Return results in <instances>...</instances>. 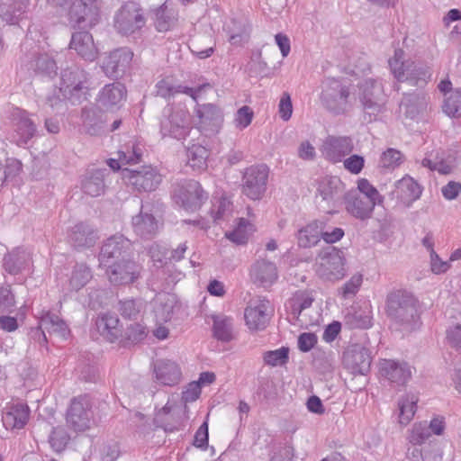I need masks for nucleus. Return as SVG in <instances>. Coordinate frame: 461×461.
Instances as JSON below:
<instances>
[{
	"label": "nucleus",
	"instance_id": "obj_1",
	"mask_svg": "<svg viewBox=\"0 0 461 461\" xmlns=\"http://www.w3.org/2000/svg\"><path fill=\"white\" fill-rule=\"evenodd\" d=\"M320 100L334 114H344L360 103L367 114L376 116L384 108L385 97L382 82L371 77L357 85L327 78L322 82Z\"/></svg>",
	"mask_w": 461,
	"mask_h": 461
},
{
	"label": "nucleus",
	"instance_id": "obj_41",
	"mask_svg": "<svg viewBox=\"0 0 461 461\" xmlns=\"http://www.w3.org/2000/svg\"><path fill=\"white\" fill-rule=\"evenodd\" d=\"M41 328L49 333H53L62 339H67L69 334L68 325L57 315L50 312H43L38 316Z\"/></svg>",
	"mask_w": 461,
	"mask_h": 461
},
{
	"label": "nucleus",
	"instance_id": "obj_62",
	"mask_svg": "<svg viewBox=\"0 0 461 461\" xmlns=\"http://www.w3.org/2000/svg\"><path fill=\"white\" fill-rule=\"evenodd\" d=\"M278 114L284 122L291 119L293 114V104L291 95L287 92H284L280 96L278 103Z\"/></svg>",
	"mask_w": 461,
	"mask_h": 461
},
{
	"label": "nucleus",
	"instance_id": "obj_43",
	"mask_svg": "<svg viewBox=\"0 0 461 461\" xmlns=\"http://www.w3.org/2000/svg\"><path fill=\"white\" fill-rule=\"evenodd\" d=\"M157 93L158 95L167 98L173 96L175 94L183 93L196 100L199 89H194L184 86H173L169 79H162L158 82Z\"/></svg>",
	"mask_w": 461,
	"mask_h": 461
},
{
	"label": "nucleus",
	"instance_id": "obj_46",
	"mask_svg": "<svg viewBox=\"0 0 461 461\" xmlns=\"http://www.w3.org/2000/svg\"><path fill=\"white\" fill-rule=\"evenodd\" d=\"M430 438L426 421H418L407 431V440L413 446H421Z\"/></svg>",
	"mask_w": 461,
	"mask_h": 461
},
{
	"label": "nucleus",
	"instance_id": "obj_12",
	"mask_svg": "<svg viewBox=\"0 0 461 461\" xmlns=\"http://www.w3.org/2000/svg\"><path fill=\"white\" fill-rule=\"evenodd\" d=\"M173 198L184 209L194 211L201 206L206 195L197 181L189 180L176 187Z\"/></svg>",
	"mask_w": 461,
	"mask_h": 461
},
{
	"label": "nucleus",
	"instance_id": "obj_35",
	"mask_svg": "<svg viewBox=\"0 0 461 461\" xmlns=\"http://www.w3.org/2000/svg\"><path fill=\"white\" fill-rule=\"evenodd\" d=\"M30 0H10L0 5V17L7 23H16L27 12Z\"/></svg>",
	"mask_w": 461,
	"mask_h": 461
},
{
	"label": "nucleus",
	"instance_id": "obj_64",
	"mask_svg": "<svg viewBox=\"0 0 461 461\" xmlns=\"http://www.w3.org/2000/svg\"><path fill=\"white\" fill-rule=\"evenodd\" d=\"M43 110L48 114L61 113L65 110V103L59 96L50 95L46 98Z\"/></svg>",
	"mask_w": 461,
	"mask_h": 461
},
{
	"label": "nucleus",
	"instance_id": "obj_23",
	"mask_svg": "<svg viewBox=\"0 0 461 461\" xmlns=\"http://www.w3.org/2000/svg\"><path fill=\"white\" fill-rule=\"evenodd\" d=\"M353 149L352 140L348 137L329 136L323 142L321 152L333 163L340 162Z\"/></svg>",
	"mask_w": 461,
	"mask_h": 461
},
{
	"label": "nucleus",
	"instance_id": "obj_50",
	"mask_svg": "<svg viewBox=\"0 0 461 461\" xmlns=\"http://www.w3.org/2000/svg\"><path fill=\"white\" fill-rule=\"evenodd\" d=\"M289 352L288 347H281L274 350L266 351L263 354L264 364L271 367L283 366L289 360Z\"/></svg>",
	"mask_w": 461,
	"mask_h": 461
},
{
	"label": "nucleus",
	"instance_id": "obj_60",
	"mask_svg": "<svg viewBox=\"0 0 461 461\" xmlns=\"http://www.w3.org/2000/svg\"><path fill=\"white\" fill-rule=\"evenodd\" d=\"M69 440V436L63 428L58 427L53 429L50 436V444L51 447L57 451H62Z\"/></svg>",
	"mask_w": 461,
	"mask_h": 461
},
{
	"label": "nucleus",
	"instance_id": "obj_61",
	"mask_svg": "<svg viewBox=\"0 0 461 461\" xmlns=\"http://www.w3.org/2000/svg\"><path fill=\"white\" fill-rule=\"evenodd\" d=\"M321 239L326 243H335L342 239L344 230L341 228H331L324 219H321Z\"/></svg>",
	"mask_w": 461,
	"mask_h": 461
},
{
	"label": "nucleus",
	"instance_id": "obj_18",
	"mask_svg": "<svg viewBox=\"0 0 461 461\" xmlns=\"http://www.w3.org/2000/svg\"><path fill=\"white\" fill-rule=\"evenodd\" d=\"M127 96L125 86L119 83L105 85L97 96V105L101 110L113 112L124 104Z\"/></svg>",
	"mask_w": 461,
	"mask_h": 461
},
{
	"label": "nucleus",
	"instance_id": "obj_48",
	"mask_svg": "<svg viewBox=\"0 0 461 461\" xmlns=\"http://www.w3.org/2000/svg\"><path fill=\"white\" fill-rule=\"evenodd\" d=\"M443 112L449 117L461 116V88L449 92L444 98Z\"/></svg>",
	"mask_w": 461,
	"mask_h": 461
},
{
	"label": "nucleus",
	"instance_id": "obj_30",
	"mask_svg": "<svg viewBox=\"0 0 461 461\" xmlns=\"http://www.w3.org/2000/svg\"><path fill=\"white\" fill-rule=\"evenodd\" d=\"M70 49L74 50L84 59L89 61L95 60L98 54L93 36L87 32L74 33L70 41Z\"/></svg>",
	"mask_w": 461,
	"mask_h": 461
},
{
	"label": "nucleus",
	"instance_id": "obj_20",
	"mask_svg": "<svg viewBox=\"0 0 461 461\" xmlns=\"http://www.w3.org/2000/svg\"><path fill=\"white\" fill-rule=\"evenodd\" d=\"M421 193L422 188L420 184L413 177L405 175L394 183L390 194L393 199H396L403 205L410 206L420 197Z\"/></svg>",
	"mask_w": 461,
	"mask_h": 461
},
{
	"label": "nucleus",
	"instance_id": "obj_37",
	"mask_svg": "<svg viewBox=\"0 0 461 461\" xmlns=\"http://www.w3.org/2000/svg\"><path fill=\"white\" fill-rule=\"evenodd\" d=\"M141 155L142 149L140 144L131 142L129 143L124 149L118 152V159L110 158L108 160V165L112 169L117 170L124 165L138 163Z\"/></svg>",
	"mask_w": 461,
	"mask_h": 461
},
{
	"label": "nucleus",
	"instance_id": "obj_3",
	"mask_svg": "<svg viewBox=\"0 0 461 461\" xmlns=\"http://www.w3.org/2000/svg\"><path fill=\"white\" fill-rule=\"evenodd\" d=\"M49 0V5L59 6L62 11L68 10L71 22L77 24L85 23L87 26L97 23L100 16V5L95 0Z\"/></svg>",
	"mask_w": 461,
	"mask_h": 461
},
{
	"label": "nucleus",
	"instance_id": "obj_59",
	"mask_svg": "<svg viewBox=\"0 0 461 461\" xmlns=\"http://www.w3.org/2000/svg\"><path fill=\"white\" fill-rule=\"evenodd\" d=\"M427 426L430 436L443 437L447 431V419L442 414H433Z\"/></svg>",
	"mask_w": 461,
	"mask_h": 461
},
{
	"label": "nucleus",
	"instance_id": "obj_40",
	"mask_svg": "<svg viewBox=\"0 0 461 461\" xmlns=\"http://www.w3.org/2000/svg\"><path fill=\"white\" fill-rule=\"evenodd\" d=\"M321 219L308 223L298 230V245L303 248L315 246L321 239Z\"/></svg>",
	"mask_w": 461,
	"mask_h": 461
},
{
	"label": "nucleus",
	"instance_id": "obj_17",
	"mask_svg": "<svg viewBox=\"0 0 461 461\" xmlns=\"http://www.w3.org/2000/svg\"><path fill=\"white\" fill-rule=\"evenodd\" d=\"M343 365L353 375L366 374L371 366L369 350L359 345L348 347L343 355Z\"/></svg>",
	"mask_w": 461,
	"mask_h": 461
},
{
	"label": "nucleus",
	"instance_id": "obj_22",
	"mask_svg": "<svg viewBox=\"0 0 461 461\" xmlns=\"http://www.w3.org/2000/svg\"><path fill=\"white\" fill-rule=\"evenodd\" d=\"M343 189V184L337 176H324L317 183L316 198L327 203V209L332 211L337 203L339 193Z\"/></svg>",
	"mask_w": 461,
	"mask_h": 461
},
{
	"label": "nucleus",
	"instance_id": "obj_4",
	"mask_svg": "<svg viewBox=\"0 0 461 461\" xmlns=\"http://www.w3.org/2000/svg\"><path fill=\"white\" fill-rule=\"evenodd\" d=\"M88 90V78L84 70L71 68L61 72L59 92L65 99L73 104L80 103L86 99Z\"/></svg>",
	"mask_w": 461,
	"mask_h": 461
},
{
	"label": "nucleus",
	"instance_id": "obj_32",
	"mask_svg": "<svg viewBox=\"0 0 461 461\" xmlns=\"http://www.w3.org/2000/svg\"><path fill=\"white\" fill-rule=\"evenodd\" d=\"M418 402L419 397L414 393H405L398 399L396 416L402 427H406L412 420Z\"/></svg>",
	"mask_w": 461,
	"mask_h": 461
},
{
	"label": "nucleus",
	"instance_id": "obj_24",
	"mask_svg": "<svg viewBox=\"0 0 461 461\" xmlns=\"http://www.w3.org/2000/svg\"><path fill=\"white\" fill-rule=\"evenodd\" d=\"M151 18L156 30L166 32L175 28L178 13L172 4L166 0L161 5L150 9Z\"/></svg>",
	"mask_w": 461,
	"mask_h": 461
},
{
	"label": "nucleus",
	"instance_id": "obj_57",
	"mask_svg": "<svg viewBox=\"0 0 461 461\" xmlns=\"http://www.w3.org/2000/svg\"><path fill=\"white\" fill-rule=\"evenodd\" d=\"M254 119L253 110L248 106L243 105L237 110L233 117L234 127L240 131L248 128Z\"/></svg>",
	"mask_w": 461,
	"mask_h": 461
},
{
	"label": "nucleus",
	"instance_id": "obj_28",
	"mask_svg": "<svg viewBox=\"0 0 461 461\" xmlns=\"http://www.w3.org/2000/svg\"><path fill=\"white\" fill-rule=\"evenodd\" d=\"M381 375L397 384H405L411 376V366L407 363L384 359L380 363Z\"/></svg>",
	"mask_w": 461,
	"mask_h": 461
},
{
	"label": "nucleus",
	"instance_id": "obj_9",
	"mask_svg": "<svg viewBox=\"0 0 461 461\" xmlns=\"http://www.w3.org/2000/svg\"><path fill=\"white\" fill-rule=\"evenodd\" d=\"M268 169L264 165L251 166L243 174V193L252 200L260 199L266 190Z\"/></svg>",
	"mask_w": 461,
	"mask_h": 461
},
{
	"label": "nucleus",
	"instance_id": "obj_21",
	"mask_svg": "<svg viewBox=\"0 0 461 461\" xmlns=\"http://www.w3.org/2000/svg\"><path fill=\"white\" fill-rule=\"evenodd\" d=\"M133 53L127 48L115 50L102 60V69L107 77H117L124 73L132 60Z\"/></svg>",
	"mask_w": 461,
	"mask_h": 461
},
{
	"label": "nucleus",
	"instance_id": "obj_63",
	"mask_svg": "<svg viewBox=\"0 0 461 461\" xmlns=\"http://www.w3.org/2000/svg\"><path fill=\"white\" fill-rule=\"evenodd\" d=\"M430 270L435 275L446 273L451 267L449 261L443 260L436 251H432L429 255Z\"/></svg>",
	"mask_w": 461,
	"mask_h": 461
},
{
	"label": "nucleus",
	"instance_id": "obj_51",
	"mask_svg": "<svg viewBox=\"0 0 461 461\" xmlns=\"http://www.w3.org/2000/svg\"><path fill=\"white\" fill-rule=\"evenodd\" d=\"M403 161L404 156L400 150L389 148L381 154L379 167L392 171L399 167Z\"/></svg>",
	"mask_w": 461,
	"mask_h": 461
},
{
	"label": "nucleus",
	"instance_id": "obj_8",
	"mask_svg": "<svg viewBox=\"0 0 461 461\" xmlns=\"http://www.w3.org/2000/svg\"><path fill=\"white\" fill-rule=\"evenodd\" d=\"M122 178L129 185L139 191H152L161 182V175L151 166H144L140 170H122Z\"/></svg>",
	"mask_w": 461,
	"mask_h": 461
},
{
	"label": "nucleus",
	"instance_id": "obj_52",
	"mask_svg": "<svg viewBox=\"0 0 461 461\" xmlns=\"http://www.w3.org/2000/svg\"><path fill=\"white\" fill-rule=\"evenodd\" d=\"M83 189L91 196H98L103 194L104 189V172L98 170L86 176L83 181Z\"/></svg>",
	"mask_w": 461,
	"mask_h": 461
},
{
	"label": "nucleus",
	"instance_id": "obj_56",
	"mask_svg": "<svg viewBox=\"0 0 461 461\" xmlns=\"http://www.w3.org/2000/svg\"><path fill=\"white\" fill-rule=\"evenodd\" d=\"M223 30L229 35V41L231 44L240 43L246 36V29L242 23L234 19H230L224 23Z\"/></svg>",
	"mask_w": 461,
	"mask_h": 461
},
{
	"label": "nucleus",
	"instance_id": "obj_47",
	"mask_svg": "<svg viewBox=\"0 0 461 461\" xmlns=\"http://www.w3.org/2000/svg\"><path fill=\"white\" fill-rule=\"evenodd\" d=\"M373 312L370 303H365L364 305L348 317V322L355 328L367 329L372 326Z\"/></svg>",
	"mask_w": 461,
	"mask_h": 461
},
{
	"label": "nucleus",
	"instance_id": "obj_38",
	"mask_svg": "<svg viewBox=\"0 0 461 461\" xmlns=\"http://www.w3.org/2000/svg\"><path fill=\"white\" fill-rule=\"evenodd\" d=\"M132 228L137 235L148 237L158 231V222L142 207L140 212L132 218Z\"/></svg>",
	"mask_w": 461,
	"mask_h": 461
},
{
	"label": "nucleus",
	"instance_id": "obj_7",
	"mask_svg": "<svg viewBox=\"0 0 461 461\" xmlns=\"http://www.w3.org/2000/svg\"><path fill=\"white\" fill-rule=\"evenodd\" d=\"M314 301L312 292L298 291L285 303L286 311L293 321L300 326H309L316 322L310 316L311 306Z\"/></svg>",
	"mask_w": 461,
	"mask_h": 461
},
{
	"label": "nucleus",
	"instance_id": "obj_10",
	"mask_svg": "<svg viewBox=\"0 0 461 461\" xmlns=\"http://www.w3.org/2000/svg\"><path fill=\"white\" fill-rule=\"evenodd\" d=\"M273 313V307L266 298H256L249 302L245 309L244 318L246 325L250 330L265 329L270 316Z\"/></svg>",
	"mask_w": 461,
	"mask_h": 461
},
{
	"label": "nucleus",
	"instance_id": "obj_5",
	"mask_svg": "<svg viewBox=\"0 0 461 461\" xmlns=\"http://www.w3.org/2000/svg\"><path fill=\"white\" fill-rule=\"evenodd\" d=\"M146 18L140 5L136 2L123 4L113 17L115 31L122 35H131L144 27Z\"/></svg>",
	"mask_w": 461,
	"mask_h": 461
},
{
	"label": "nucleus",
	"instance_id": "obj_42",
	"mask_svg": "<svg viewBox=\"0 0 461 461\" xmlns=\"http://www.w3.org/2000/svg\"><path fill=\"white\" fill-rule=\"evenodd\" d=\"M98 331L110 341L114 340L120 335L119 319L114 314H104L96 321Z\"/></svg>",
	"mask_w": 461,
	"mask_h": 461
},
{
	"label": "nucleus",
	"instance_id": "obj_58",
	"mask_svg": "<svg viewBox=\"0 0 461 461\" xmlns=\"http://www.w3.org/2000/svg\"><path fill=\"white\" fill-rule=\"evenodd\" d=\"M363 283V275L354 274L339 289L343 298H350L357 294Z\"/></svg>",
	"mask_w": 461,
	"mask_h": 461
},
{
	"label": "nucleus",
	"instance_id": "obj_53",
	"mask_svg": "<svg viewBox=\"0 0 461 461\" xmlns=\"http://www.w3.org/2000/svg\"><path fill=\"white\" fill-rule=\"evenodd\" d=\"M232 208L230 199L224 194H216L211 211L213 221H217L226 219L230 214Z\"/></svg>",
	"mask_w": 461,
	"mask_h": 461
},
{
	"label": "nucleus",
	"instance_id": "obj_44",
	"mask_svg": "<svg viewBox=\"0 0 461 461\" xmlns=\"http://www.w3.org/2000/svg\"><path fill=\"white\" fill-rule=\"evenodd\" d=\"M212 331L214 337L222 341H229L232 338V319L224 315H212Z\"/></svg>",
	"mask_w": 461,
	"mask_h": 461
},
{
	"label": "nucleus",
	"instance_id": "obj_15",
	"mask_svg": "<svg viewBox=\"0 0 461 461\" xmlns=\"http://www.w3.org/2000/svg\"><path fill=\"white\" fill-rule=\"evenodd\" d=\"M131 247V241L122 235L108 239L101 249L99 255L100 266L104 268L119 262L126 258L127 250Z\"/></svg>",
	"mask_w": 461,
	"mask_h": 461
},
{
	"label": "nucleus",
	"instance_id": "obj_19",
	"mask_svg": "<svg viewBox=\"0 0 461 461\" xmlns=\"http://www.w3.org/2000/svg\"><path fill=\"white\" fill-rule=\"evenodd\" d=\"M105 269L110 282L114 285L131 284L139 277L140 273V267L133 261L127 260L126 258Z\"/></svg>",
	"mask_w": 461,
	"mask_h": 461
},
{
	"label": "nucleus",
	"instance_id": "obj_39",
	"mask_svg": "<svg viewBox=\"0 0 461 461\" xmlns=\"http://www.w3.org/2000/svg\"><path fill=\"white\" fill-rule=\"evenodd\" d=\"M209 150L199 143H192L186 149V162L193 170L202 172L207 167Z\"/></svg>",
	"mask_w": 461,
	"mask_h": 461
},
{
	"label": "nucleus",
	"instance_id": "obj_29",
	"mask_svg": "<svg viewBox=\"0 0 461 461\" xmlns=\"http://www.w3.org/2000/svg\"><path fill=\"white\" fill-rule=\"evenodd\" d=\"M422 166L439 174H450L457 166V159L452 153L445 151L431 152L422 160Z\"/></svg>",
	"mask_w": 461,
	"mask_h": 461
},
{
	"label": "nucleus",
	"instance_id": "obj_55",
	"mask_svg": "<svg viewBox=\"0 0 461 461\" xmlns=\"http://www.w3.org/2000/svg\"><path fill=\"white\" fill-rule=\"evenodd\" d=\"M357 190L375 206L381 204L384 201L378 190L366 178L357 180Z\"/></svg>",
	"mask_w": 461,
	"mask_h": 461
},
{
	"label": "nucleus",
	"instance_id": "obj_14",
	"mask_svg": "<svg viewBox=\"0 0 461 461\" xmlns=\"http://www.w3.org/2000/svg\"><path fill=\"white\" fill-rule=\"evenodd\" d=\"M93 422L89 401L86 398L74 399L67 413V423L75 431H85Z\"/></svg>",
	"mask_w": 461,
	"mask_h": 461
},
{
	"label": "nucleus",
	"instance_id": "obj_13",
	"mask_svg": "<svg viewBox=\"0 0 461 461\" xmlns=\"http://www.w3.org/2000/svg\"><path fill=\"white\" fill-rule=\"evenodd\" d=\"M389 68L393 77L400 82L418 80L420 69L415 62L401 49L395 50L388 60Z\"/></svg>",
	"mask_w": 461,
	"mask_h": 461
},
{
	"label": "nucleus",
	"instance_id": "obj_54",
	"mask_svg": "<svg viewBox=\"0 0 461 461\" xmlns=\"http://www.w3.org/2000/svg\"><path fill=\"white\" fill-rule=\"evenodd\" d=\"M23 165L22 163L14 158H7L5 168L4 171V176H1V184H9L13 185L19 184V176L22 173Z\"/></svg>",
	"mask_w": 461,
	"mask_h": 461
},
{
	"label": "nucleus",
	"instance_id": "obj_6",
	"mask_svg": "<svg viewBox=\"0 0 461 461\" xmlns=\"http://www.w3.org/2000/svg\"><path fill=\"white\" fill-rule=\"evenodd\" d=\"M316 273L325 281L336 282L342 279L347 273L343 252L332 249L321 255L316 263Z\"/></svg>",
	"mask_w": 461,
	"mask_h": 461
},
{
	"label": "nucleus",
	"instance_id": "obj_2",
	"mask_svg": "<svg viewBox=\"0 0 461 461\" xmlns=\"http://www.w3.org/2000/svg\"><path fill=\"white\" fill-rule=\"evenodd\" d=\"M191 129V115L184 106L170 105L164 109L160 121V133L163 137L183 140Z\"/></svg>",
	"mask_w": 461,
	"mask_h": 461
},
{
	"label": "nucleus",
	"instance_id": "obj_16",
	"mask_svg": "<svg viewBox=\"0 0 461 461\" xmlns=\"http://www.w3.org/2000/svg\"><path fill=\"white\" fill-rule=\"evenodd\" d=\"M183 379L181 366L172 359L158 360L153 366V380L161 386L173 387Z\"/></svg>",
	"mask_w": 461,
	"mask_h": 461
},
{
	"label": "nucleus",
	"instance_id": "obj_36",
	"mask_svg": "<svg viewBox=\"0 0 461 461\" xmlns=\"http://www.w3.org/2000/svg\"><path fill=\"white\" fill-rule=\"evenodd\" d=\"M255 231V225L249 220L240 218L233 229L225 232V238L234 244L243 245Z\"/></svg>",
	"mask_w": 461,
	"mask_h": 461
},
{
	"label": "nucleus",
	"instance_id": "obj_49",
	"mask_svg": "<svg viewBox=\"0 0 461 461\" xmlns=\"http://www.w3.org/2000/svg\"><path fill=\"white\" fill-rule=\"evenodd\" d=\"M410 303L406 307L401 306L398 311V316L402 318L405 323V330L411 331L420 327V318L415 307V302L410 298Z\"/></svg>",
	"mask_w": 461,
	"mask_h": 461
},
{
	"label": "nucleus",
	"instance_id": "obj_33",
	"mask_svg": "<svg viewBox=\"0 0 461 461\" xmlns=\"http://www.w3.org/2000/svg\"><path fill=\"white\" fill-rule=\"evenodd\" d=\"M92 278V273L85 264H77L67 275L62 283L63 288L68 292H77L83 288Z\"/></svg>",
	"mask_w": 461,
	"mask_h": 461
},
{
	"label": "nucleus",
	"instance_id": "obj_27",
	"mask_svg": "<svg viewBox=\"0 0 461 461\" xmlns=\"http://www.w3.org/2000/svg\"><path fill=\"white\" fill-rule=\"evenodd\" d=\"M13 123L15 131L14 140L18 145L26 144L36 132V126L25 111L16 110L13 113Z\"/></svg>",
	"mask_w": 461,
	"mask_h": 461
},
{
	"label": "nucleus",
	"instance_id": "obj_34",
	"mask_svg": "<svg viewBox=\"0 0 461 461\" xmlns=\"http://www.w3.org/2000/svg\"><path fill=\"white\" fill-rule=\"evenodd\" d=\"M29 418V410L23 404L13 405L4 411L2 421L6 429H20Z\"/></svg>",
	"mask_w": 461,
	"mask_h": 461
},
{
	"label": "nucleus",
	"instance_id": "obj_31",
	"mask_svg": "<svg viewBox=\"0 0 461 461\" xmlns=\"http://www.w3.org/2000/svg\"><path fill=\"white\" fill-rule=\"evenodd\" d=\"M375 205L361 198L356 191L348 192L345 196V208L353 217L366 220L371 217Z\"/></svg>",
	"mask_w": 461,
	"mask_h": 461
},
{
	"label": "nucleus",
	"instance_id": "obj_11",
	"mask_svg": "<svg viewBox=\"0 0 461 461\" xmlns=\"http://www.w3.org/2000/svg\"><path fill=\"white\" fill-rule=\"evenodd\" d=\"M198 122L197 129L205 136L217 134L223 123L222 110L212 104L198 105L195 110Z\"/></svg>",
	"mask_w": 461,
	"mask_h": 461
},
{
	"label": "nucleus",
	"instance_id": "obj_26",
	"mask_svg": "<svg viewBox=\"0 0 461 461\" xmlns=\"http://www.w3.org/2000/svg\"><path fill=\"white\" fill-rule=\"evenodd\" d=\"M251 280L264 288L272 286L278 278L276 265L265 259L256 261L250 268Z\"/></svg>",
	"mask_w": 461,
	"mask_h": 461
},
{
	"label": "nucleus",
	"instance_id": "obj_25",
	"mask_svg": "<svg viewBox=\"0 0 461 461\" xmlns=\"http://www.w3.org/2000/svg\"><path fill=\"white\" fill-rule=\"evenodd\" d=\"M31 267L32 253L28 249H14L4 258V268L11 275L29 273Z\"/></svg>",
	"mask_w": 461,
	"mask_h": 461
},
{
	"label": "nucleus",
	"instance_id": "obj_45",
	"mask_svg": "<svg viewBox=\"0 0 461 461\" xmlns=\"http://www.w3.org/2000/svg\"><path fill=\"white\" fill-rule=\"evenodd\" d=\"M176 304L173 294H160L156 299L155 314L158 320L167 321L170 319Z\"/></svg>",
	"mask_w": 461,
	"mask_h": 461
}]
</instances>
